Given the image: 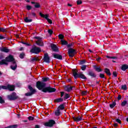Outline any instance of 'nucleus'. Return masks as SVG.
<instances>
[{
	"label": "nucleus",
	"mask_w": 128,
	"mask_h": 128,
	"mask_svg": "<svg viewBox=\"0 0 128 128\" xmlns=\"http://www.w3.org/2000/svg\"><path fill=\"white\" fill-rule=\"evenodd\" d=\"M8 62H12L10 68L12 70H16L18 68V64L16 62V59L14 58V56L10 54L6 57L5 59L0 60V66H8Z\"/></svg>",
	"instance_id": "1"
},
{
	"label": "nucleus",
	"mask_w": 128,
	"mask_h": 128,
	"mask_svg": "<svg viewBox=\"0 0 128 128\" xmlns=\"http://www.w3.org/2000/svg\"><path fill=\"white\" fill-rule=\"evenodd\" d=\"M46 84L42 81H38L36 82V88L39 90H42L43 92H48L50 94L52 92H56V88H52L50 86H46Z\"/></svg>",
	"instance_id": "2"
},
{
	"label": "nucleus",
	"mask_w": 128,
	"mask_h": 128,
	"mask_svg": "<svg viewBox=\"0 0 128 128\" xmlns=\"http://www.w3.org/2000/svg\"><path fill=\"white\" fill-rule=\"evenodd\" d=\"M78 71L76 69L72 70V74L74 78L76 80L78 78H82V80H87L88 78L86 76L82 73H78Z\"/></svg>",
	"instance_id": "3"
},
{
	"label": "nucleus",
	"mask_w": 128,
	"mask_h": 128,
	"mask_svg": "<svg viewBox=\"0 0 128 128\" xmlns=\"http://www.w3.org/2000/svg\"><path fill=\"white\" fill-rule=\"evenodd\" d=\"M28 88L30 90V92L25 94L26 96H32V94H34L36 92V89H34L30 85L28 86Z\"/></svg>",
	"instance_id": "4"
},
{
	"label": "nucleus",
	"mask_w": 128,
	"mask_h": 128,
	"mask_svg": "<svg viewBox=\"0 0 128 128\" xmlns=\"http://www.w3.org/2000/svg\"><path fill=\"white\" fill-rule=\"evenodd\" d=\"M7 98L8 100H16L20 98V97L16 96V92H13L11 94L8 95Z\"/></svg>",
	"instance_id": "5"
},
{
	"label": "nucleus",
	"mask_w": 128,
	"mask_h": 128,
	"mask_svg": "<svg viewBox=\"0 0 128 128\" xmlns=\"http://www.w3.org/2000/svg\"><path fill=\"white\" fill-rule=\"evenodd\" d=\"M30 52L31 54H38L40 52H42V49L36 46H32V49L30 50Z\"/></svg>",
	"instance_id": "6"
},
{
	"label": "nucleus",
	"mask_w": 128,
	"mask_h": 128,
	"mask_svg": "<svg viewBox=\"0 0 128 128\" xmlns=\"http://www.w3.org/2000/svg\"><path fill=\"white\" fill-rule=\"evenodd\" d=\"M54 124H56V121H54V120H50L48 122H46L44 125L45 126L52 128V126H54Z\"/></svg>",
	"instance_id": "7"
},
{
	"label": "nucleus",
	"mask_w": 128,
	"mask_h": 128,
	"mask_svg": "<svg viewBox=\"0 0 128 128\" xmlns=\"http://www.w3.org/2000/svg\"><path fill=\"white\" fill-rule=\"evenodd\" d=\"M76 54V50L70 48L68 50V54L70 56V58H74V54Z\"/></svg>",
	"instance_id": "8"
},
{
	"label": "nucleus",
	"mask_w": 128,
	"mask_h": 128,
	"mask_svg": "<svg viewBox=\"0 0 128 128\" xmlns=\"http://www.w3.org/2000/svg\"><path fill=\"white\" fill-rule=\"evenodd\" d=\"M43 60L44 62H46V64H50V58L48 56V54L45 53L44 56Z\"/></svg>",
	"instance_id": "9"
},
{
	"label": "nucleus",
	"mask_w": 128,
	"mask_h": 128,
	"mask_svg": "<svg viewBox=\"0 0 128 128\" xmlns=\"http://www.w3.org/2000/svg\"><path fill=\"white\" fill-rule=\"evenodd\" d=\"M51 48L52 52H58V48L56 46V44H51Z\"/></svg>",
	"instance_id": "10"
},
{
	"label": "nucleus",
	"mask_w": 128,
	"mask_h": 128,
	"mask_svg": "<svg viewBox=\"0 0 128 128\" xmlns=\"http://www.w3.org/2000/svg\"><path fill=\"white\" fill-rule=\"evenodd\" d=\"M88 76H91L92 78H96V74L92 70H90L88 72Z\"/></svg>",
	"instance_id": "11"
},
{
	"label": "nucleus",
	"mask_w": 128,
	"mask_h": 128,
	"mask_svg": "<svg viewBox=\"0 0 128 128\" xmlns=\"http://www.w3.org/2000/svg\"><path fill=\"white\" fill-rule=\"evenodd\" d=\"M53 56L54 58H56V60H62V56L58 54H53Z\"/></svg>",
	"instance_id": "12"
},
{
	"label": "nucleus",
	"mask_w": 128,
	"mask_h": 128,
	"mask_svg": "<svg viewBox=\"0 0 128 128\" xmlns=\"http://www.w3.org/2000/svg\"><path fill=\"white\" fill-rule=\"evenodd\" d=\"M94 70H95L96 71V72H102V69H101L100 68V66H94Z\"/></svg>",
	"instance_id": "13"
},
{
	"label": "nucleus",
	"mask_w": 128,
	"mask_h": 128,
	"mask_svg": "<svg viewBox=\"0 0 128 128\" xmlns=\"http://www.w3.org/2000/svg\"><path fill=\"white\" fill-rule=\"evenodd\" d=\"M104 72L107 76H112V73H110V70L108 68H104Z\"/></svg>",
	"instance_id": "14"
},
{
	"label": "nucleus",
	"mask_w": 128,
	"mask_h": 128,
	"mask_svg": "<svg viewBox=\"0 0 128 128\" xmlns=\"http://www.w3.org/2000/svg\"><path fill=\"white\" fill-rule=\"evenodd\" d=\"M72 118L74 122H81L82 120V118L80 116L78 117H72Z\"/></svg>",
	"instance_id": "15"
},
{
	"label": "nucleus",
	"mask_w": 128,
	"mask_h": 128,
	"mask_svg": "<svg viewBox=\"0 0 128 128\" xmlns=\"http://www.w3.org/2000/svg\"><path fill=\"white\" fill-rule=\"evenodd\" d=\"M36 44L39 46H44V42L42 40H38L36 42Z\"/></svg>",
	"instance_id": "16"
},
{
	"label": "nucleus",
	"mask_w": 128,
	"mask_h": 128,
	"mask_svg": "<svg viewBox=\"0 0 128 128\" xmlns=\"http://www.w3.org/2000/svg\"><path fill=\"white\" fill-rule=\"evenodd\" d=\"M0 50L3 52H9L10 49L6 48H0Z\"/></svg>",
	"instance_id": "17"
},
{
	"label": "nucleus",
	"mask_w": 128,
	"mask_h": 128,
	"mask_svg": "<svg viewBox=\"0 0 128 128\" xmlns=\"http://www.w3.org/2000/svg\"><path fill=\"white\" fill-rule=\"evenodd\" d=\"M128 69V65L126 64H123L121 67L122 70H123L124 72L126 70Z\"/></svg>",
	"instance_id": "18"
},
{
	"label": "nucleus",
	"mask_w": 128,
	"mask_h": 128,
	"mask_svg": "<svg viewBox=\"0 0 128 128\" xmlns=\"http://www.w3.org/2000/svg\"><path fill=\"white\" fill-rule=\"evenodd\" d=\"M40 16H41V18H45L46 20L48 18V14H42V13L40 12Z\"/></svg>",
	"instance_id": "19"
},
{
	"label": "nucleus",
	"mask_w": 128,
	"mask_h": 128,
	"mask_svg": "<svg viewBox=\"0 0 128 128\" xmlns=\"http://www.w3.org/2000/svg\"><path fill=\"white\" fill-rule=\"evenodd\" d=\"M8 86H10V88H8V90H10V92H14V86L8 84Z\"/></svg>",
	"instance_id": "20"
},
{
	"label": "nucleus",
	"mask_w": 128,
	"mask_h": 128,
	"mask_svg": "<svg viewBox=\"0 0 128 128\" xmlns=\"http://www.w3.org/2000/svg\"><path fill=\"white\" fill-rule=\"evenodd\" d=\"M68 86H66V87L64 88L65 90H66V92H72V90L73 87L72 86L68 87Z\"/></svg>",
	"instance_id": "21"
},
{
	"label": "nucleus",
	"mask_w": 128,
	"mask_h": 128,
	"mask_svg": "<svg viewBox=\"0 0 128 128\" xmlns=\"http://www.w3.org/2000/svg\"><path fill=\"white\" fill-rule=\"evenodd\" d=\"M24 22L26 23L32 22V19H30L28 18V17H26L24 18Z\"/></svg>",
	"instance_id": "22"
},
{
	"label": "nucleus",
	"mask_w": 128,
	"mask_h": 128,
	"mask_svg": "<svg viewBox=\"0 0 128 128\" xmlns=\"http://www.w3.org/2000/svg\"><path fill=\"white\" fill-rule=\"evenodd\" d=\"M64 102L62 98H58L54 100V102Z\"/></svg>",
	"instance_id": "23"
},
{
	"label": "nucleus",
	"mask_w": 128,
	"mask_h": 128,
	"mask_svg": "<svg viewBox=\"0 0 128 128\" xmlns=\"http://www.w3.org/2000/svg\"><path fill=\"white\" fill-rule=\"evenodd\" d=\"M28 16L30 18V16H33L34 18L36 16V14L34 12H32L31 13H28Z\"/></svg>",
	"instance_id": "24"
},
{
	"label": "nucleus",
	"mask_w": 128,
	"mask_h": 128,
	"mask_svg": "<svg viewBox=\"0 0 128 128\" xmlns=\"http://www.w3.org/2000/svg\"><path fill=\"white\" fill-rule=\"evenodd\" d=\"M57 109L59 110H64V104H62L60 105Z\"/></svg>",
	"instance_id": "25"
},
{
	"label": "nucleus",
	"mask_w": 128,
	"mask_h": 128,
	"mask_svg": "<svg viewBox=\"0 0 128 128\" xmlns=\"http://www.w3.org/2000/svg\"><path fill=\"white\" fill-rule=\"evenodd\" d=\"M55 116H60V109H58L55 111Z\"/></svg>",
	"instance_id": "26"
},
{
	"label": "nucleus",
	"mask_w": 128,
	"mask_h": 128,
	"mask_svg": "<svg viewBox=\"0 0 128 128\" xmlns=\"http://www.w3.org/2000/svg\"><path fill=\"white\" fill-rule=\"evenodd\" d=\"M116 101H114L112 102V104H110V108H114V106H116Z\"/></svg>",
	"instance_id": "27"
},
{
	"label": "nucleus",
	"mask_w": 128,
	"mask_h": 128,
	"mask_svg": "<svg viewBox=\"0 0 128 128\" xmlns=\"http://www.w3.org/2000/svg\"><path fill=\"white\" fill-rule=\"evenodd\" d=\"M48 80H50V78L48 77L42 78V82H48Z\"/></svg>",
	"instance_id": "28"
},
{
	"label": "nucleus",
	"mask_w": 128,
	"mask_h": 128,
	"mask_svg": "<svg viewBox=\"0 0 128 128\" xmlns=\"http://www.w3.org/2000/svg\"><path fill=\"white\" fill-rule=\"evenodd\" d=\"M70 94L66 93L64 96V100H68V98H70Z\"/></svg>",
	"instance_id": "29"
},
{
	"label": "nucleus",
	"mask_w": 128,
	"mask_h": 128,
	"mask_svg": "<svg viewBox=\"0 0 128 128\" xmlns=\"http://www.w3.org/2000/svg\"><path fill=\"white\" fill-rule=\"evenodd\" d=\"M18 126V124H14L8 126L7 127H6L5 128H17Z\"/></svg>",
	"instance_id": "30"
},
{
	"label": "nucleus",
	"mask_w": 128,
	"mask_h": 128,
	"mask_svg": "<svg viewBox=\"0 0 128 128\" xmlns=\"http://www.w3.org/2000/svg\"><path fill=\"white\" fill-rule=\"evenodd\" d=\"M128 104V101L125 100L122 102L121 103V106H126Z\"/></svg>",
	"instance_id": "31"
},
{
	"label": "nucleus",
	"mask_w": 128,
	"mask_h": 128,
	"mask_svg": "<svg viewBox=\"0 0 128 128\" xmlns=\"http://www.w3.org/2000/svg\"><path fill=\"white\" fill-rule=\"evenodd\" d=\"M32 62H40V59L38 58V57L34 58L31 60Z\"/></svg>",
	"instance_id": "32"
},
{
	"label": "nucleus",
	"mask_w": 128,
	"mask_h": 128,
	"mask_svg": "<svg viewBox=\"0 0 128 128\" xmlns=\"http://www.w3.org/2000/svg\"><path fill=\"white\" fill-rule=\"evenodd\" d=\"M34 7L35 8H40V4L38 2H36L35 4H34Z\"/></svg>",
	"instance_id": "33"
},
{
	"label": "nucleus",
	"mask_w": 128,
	"mask_h": 128,
	"mask_svg": "<svg viewBox=\"0 0 128 128\" xmlns=\"http://www.w3.org/2000/svg\"><path fill=\"white\" fill-rule=\"evenodd\" d=\"M121 89L123 90H128V86H126V84L122 85Z\"/></svg>",
	"instance_id": "34"
},
{
	"label": "nucleus",
	"mask_w": 128,
	"mask_h": 128,
	"mask_svg": "<svg viewBox=\"0 0 128 128\" xmlns=\"http://www.w3.org/2000/svg\"><path fill=\"white\" fill-rule=\"evenodd\" d=\"M61 44L62 46H66L68 42L65 40H61Z\"/></svg>",
	"instance_id": "35"
},
{
	"label": "nucleus",
	"mask_w": 128,
	"mask_h": 128,
	"mask_svg": "<svg viewBox=\"0 0 128 128\" xmlns=\"http://www.w3.org/2000/svg\"><path fill=\"white\" fill-rule=\"evenodd\" d=\"M24 56H26V54H24V52H22V53L20 54L19 56L20 58H24Z\"/></svg>",
	"instance_id": "36"
},
{
	"label": "nucleus",
	"mask_w": 128,
	"mask_h": 128,
	"mask_svg": "<svg viewBox=\"0 0 128 128\" xmlns=\"http://www.w3.org/2000/svg\"><path fill=\"white\" fill-rule=\"evenodd\" d=\"M1 88H2V90H8V88H10V86H8V85L7 86H1Z\"/></svg>",
	"instance_id": "37"
},
{
	"label": "nucleus",
	"mask_w": 128,
	"mask_h": 128,
	"mask_svg": "<svg viewBox=\"0 0 128 128\" xmlns=\"http://www.w3.org/2000/svg\"><path fill=\"white\" fill-rule=\"evenodd\" d=\"M58 38L60 40H64V35H62V34H60L58 36Z\"/></svg>",
	"instance_id": "38"
},
{
	"label": "nucleus",
	"mask_w": 128,
	"mask_h": 128,
	"mask_svg": "<svg viewBox=\"0 0 128 128\" xmlns=\"http://www.w3.org/2000/svg\"><path fill=\"white\" fill-rule=\"evenodd\" d=\"M0 32H6V29L4 28H0Z\"/></svg>",
	"instance_id": "39"
},
{
	"label": "nucleus",
	"mask_w": 128,
	"mask_h": 128,
	"mask_svg": "<svg viewBox=\"0 0 128 128\" xmlns=\"http://www.w3.org/2000/svg\"><path fill=\"white\" fill-rule=\"evenodd\" d=\"M5 103H6V102L4 99H2V97L0 96V104H2Z\"/></svg>",
	"instance_id": "40"
},
{
	"label": "nucleus",
	"mask_w": 128,
	"mask_h": 128,
	"mask_svg": "<svg viewBox=\"0 0 128 128\" xmlns=\"http://www.w3.org/2000/svg\"><path fill=\"white\" fill-rule=\"evenodd\" d=\"M26 8L28 10H30L32 8V6L30 5H27L26 6Z\"/></svg>",
	"instance_id": "41"
},
{
	"label": "nucleus",
	"mask_w": 128,
	"mask_h": 128,
	"mask_svg": "<svg viewBox=\"0 0 128 128\" xmlns=\"http://www.w3.org/2000/svg\"><path fill=\"white\" fill-rule=\"evenodd\" d=\"M81 70H86V65H82V66H81Z\"/></svg>",
	"instance_id": "42"
},
{
	"label": "nucleus",
	"mask_w": 128,
	"mask_h": 128,
	"mask_svg": "<svg viewBox=\"0 0 128 128\" xmlns=\"http://www.w3.org/2000/svg\"><path fill=\"white\" fill-rule=\"evenodd\" d=\"M106 58H112L114 60L118 58L116 56H106Z\"/></svg>",
	"instance_id": "43"
},
{
	"label": "nucleus",
	"mask_w": 128,
	"mask_h": 128,
	"mask_svg": "<svg viewBox=\"0 0 128 128\" xmlns=\"http://www.w3.org/2000/svg\"><path fill=\"white\" fill-rule=\"evenodd\" d=\"M21 42L22 44H26V46H30V44L28 42Z\"/></svg>",
	"instance_id": "44"
},
{
	"label": "nucleus",
	"mask_w": 128,
	"mask_h": 128,
	"mask_svg": "<svg viewBox=\"0 0 128 128\" xmlns=\"http://www.w3.org/2000/svg\"><path fill=\"white\" fill-rule=\"evenodd\" d=\"M48 34H50V36H52V34H54V31L52 30H48Z\"/></svg>",
	"instance_id": "45"
},
{
	"label": "nucleus",
	"mask_w": 128,
	"mask_h": 128,
	"mask_svg": "<svg viewBox=\"0 0 128 128\" xmlns=\"http://www.w3.org/2000/svg\"><path fill=\"white\" fill-rule=\"evenodd\" d=\"M100 78H104V74H100L99 75Z\"/></svg>",
	"instance_id": "46"
},
{
	"label": "nucleus",
	"mask_w": 128,
	"mask_h": 128,
	"mask_svg": "<svg viewBox=\"0 0 128 128\" xmlns=\"http://www.w3.org/2000/svg\"><path fill=\"white\" fill-rule=\"evenodd\" d=\"M28 120H34V117H32V116H29L28 117Z\"/></svg>",
	"instance_id": "47"
},
{
	"label": "nucleus",
	"mask_w": 128,
	"mask_h": 128,
	"mask_svg": "<svg viewBox=\"0 0 128 128\" xmlns=\"http://www.w3.org/2000/svg\"><path fill=\"white\" fill-rule=\"evenodd\" d=\"M113 76H114V78H116L118 76V73L116 72H113Z\"/></svg>",
	"instance_id": "48"
},
{
	"label": "nucleus",
	"mask_w": 128,
	"mask_h": 128,
	"mask_svg": "<svg viewBox=\"0 0 128 128\" xmlns=\"http://www.w3.org/2000/svg\"><path fill=\"white\" fill-rule=\"evenodd\" d=\"M88 94V91H82V96H86V94Z\"/></svg>",
	"instance_id": "49"
},
{
	"label": "nucleus",
	"mask_w": 128,
	"mask_h": 128,
	"mask_svg": "<svg viewBox=\"0 0 128 128\" xmlns=\"http://www.w3.org/2000/svg\"><path fill=\"white\" fill-rule=\"evenodd\" d=\"M116 122H118V124H122V121L120 120L118 118H116Z\"/></svg>",
	"instance_id": "50"
},
{
	"label": "nucleus",
	"mask_w": 128,
	"mask_h": 128,
	"mask_svg": "<svg viewBox=\"0 0 128 128\" xmlns=\"http://www.w3.org/2000/svg\"><path fill=\"white\" fill-rule=\"evenodd\" d=\"M82 4V2L81 0H77V4H78V6H80V4Z\"/></svg>",
	"instance_id": "51"
},
{
	"label": "nucleus",
	"mask_w": 128,
	"mask_h": 128,
	"mask_svg": "<svg viewBox=\"0 0 128 128\" xmlns=\"http://www.w3.org/2000/svg\"><path fill=\"white\" fill-rule=\"evenodd\" d=\"M46 20L50 24H52V20L48 18Z\"/></svg>",
	"instance_id": "52"
},
{
	"label": "nucleus",
	"mask_w": 128,
	"mask_h": 128,
	"mask_svg": "<svg viewBox=\"0 0 128 128\" xmlns=\"http://www.w3.org/2000/svg\"><path fill=\"white\" fill-rule=\"evenodd\" d=\"M34 38H36V40H42V38H40V36H35V37H34Z\"/></svg>",
	"instance_id": "53"
},
{
	"label": "nucleus",
	"mask_w": 128,
	"mask_h": 128,
	"mask_svg": "<svg viewBox=\"0 0 128 128\" xmlns=\"http://www.w3.org/2000/svg\"><path fill=\"white\" fill-rule=\"evenodd\" d=\"M72 46H74L73 43H71L70 44H68L67 45L68 48H72Z\"/></svg>",
	"instance_id": "54"
},
{
	"label": "nucleus",
	"mask_w": 128,
	"mask_h": 128,
	"mask_svg": "<svg viewBox=\"0 0 128 128\" xmlns=\"http://www.w3.org/2000/svg\"><path fill=\"white\" fill-rule=\"evenodd\" d=\"M80 64H86V60H82L80 62Z\"/></svg>",
	"instance_id": "55"
},
{
	"label": "nucleus",
	"mask_w": 128,
	"mask_h": 128,
	"mask_svg": "<svg viewBox=\"0 0 128 128\" xmlns=\"http://www.w3.org/2000/svg\"><path fill=\"white\" fill-rule=\"evenodd\" d=\"M118 100H122V96H120V94L118 95Z\"/></svg>",
	"instance_id": "56"
},
{
	"label": "nucleus",
	"mask_w": 128,
	"mask_h": 128,
	"mask_svg": "<svg viewBox=\"0 0 128 128\" xmlns=\"http://www.w3.org/2000/svg\"><path fill=\"white\" fill-rule=\"evenodd\" d=\"M60 94H61L60 96H61V98H62L64 96V92H61Z\"/></svg>",
	"instance_id": "57"
},
{
	"label": "nucleus",
	"mask_w": 128,
	"mask_h": 128,
	"mask_svg": "<svg viewBox=\"0 0 128 128\" xmlns=\"http://www.w3.org/2000/svg\"><path fill=\"white\" fill-rule=\"evenodd\" d=\"M4 38H6L4 37L2 35H0V40H4Z\"/></svg>",
	"instance_id": "58"
},
{
	"label": "nucleus",
	"mask_w": 128,
	"mask_h": 128,
	"mask_svg": "<svg viewBox=\"0 0 128 128\" xmlns=\"http://www.w3.org/2000/svg\"><path fill=\"white\" fill-rule=\"evenodd\" d=\"M100 60H102V58L100 57H98V58H96V60H97V62H100Z\"/></svg>",
	"instance_id": "59"
},
{
	"label": "nucleus",
	"mask_w": 128,
	"mask_h": 128,
	"mask_svg": "<svg viewBox=\"0 0 128 128\" xmlns=\"http://www.w3.org/2000/svg\"><path fill=\"white\" fill-rule=\"evenodd\" d=\"M67 82H72V79L68 78L66 80Z\"/></svg>",
	"instance_id": "60"
},
{
	"label": "nucleus",
	"mask_w": 128,
	"mask_h": 128,
	"mask_svg": "<svg viewBox=\"0 0 128 128\" xmlns=\"http://www.w3.org/2000/svg\"><path fill=\"white\" fill-rule=\"evenodd\" d=\"M0 60H4V55H0Z\"/></svg>",
	"instance_id": "61"
},
{
	"label": "nucleus",
	"mask_w": 128,
	"mask_h": 128,
	"mask_svg": "<svg viewBox=\"0 0 128 128\" xmlns=\"http://www.w3.org/2000/svg\"><path fill=\"white\" fill-rule=\"evenodd\" d=\"M19 50L20 52H22V50H24V47H21L20 49Z\"/></svg>",
	"instance_id": "62"
},
{
	"label": "nucleus",
	"mask_w": 128,
	"mask_h": 128,
	"mask_svg": "<svg viewBox=\"0 0 128 128\" xmlns=\"http://www.w3.org/2000/svg\"><path fill=\"white\" fill-rule=\"evenodd\" d=\"M34 128H40V125L38 124L36 125Z\"/></svg>",
	"instance_id": "63"
},
{
	"label": "nucleus",
	"mask_w": 128,
	"mask_h": 128,
	"mask_svg": "<svg viewBox=\"0 0 128 128\" xmlns=\"http://www.w3.org/2000/svg\"><path fill=\"white\" fill-rule=\"evenodd\" d=\"M114 128H116V126H118V124L116 123H114Z\"/></svg>",
	"instance_id": "64"
}]
</instances>
